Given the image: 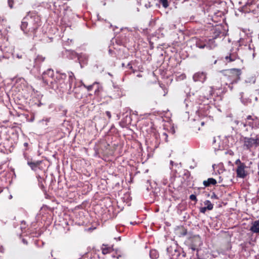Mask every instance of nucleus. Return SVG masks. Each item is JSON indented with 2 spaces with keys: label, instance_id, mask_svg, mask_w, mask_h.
<instances>
[{
  "label": "nucleus",
  "instance_id": "obj_45",
  "mask_svg": "<svg viewBox=\"0 0 259 259\" xmlns=\"http://www.w3.org/2000/svg\"><path fill=\"white\" fill-rule=\"evenodd\" d=\"M206 210H207V208H206V206L201 207L200 208V212L203 213H204L206 212Z\"/></svg>",
  "mask_w": 259,
  "mask_h": 259
},
{
  "label": "nucleus",
  "instance_id": "obj_43",
  "mask_svg": "<svg viewBox=\"0 0 259 259\" xmlns=\"http://www.w3.org/2000/svg\"><path fill=\"white\" fill-rule=\"evenodd\" d=\"M189 198L190 200H191L192 201H194L195 202H197V199L196 196L194 194H191Z\"/></svg>",
  "mask_w": 259,
  "mask_h": 259
},
{
  "label": "nucleus",
  "instance_id": "obj_54",
  "mask_svg": "<svg viewBox=\"0 0 259 259\" xmlns=\"http://www.w3.org/2000/svg\"><path fill=\"white\" fill-rule=\"evenodd\" d=\"M94 150L95 151L96 153H97L98 151V148L95 146L94 148Z\"/></svg>",
  "mask_w": 259,
  "mask_h": 259
},
{
  "label": "nucleus",
  "instance_id": "obj_3",
  "mask_svg": "<svg viewBox=\"0 0 259 259\" xmlns=\"http://www.w3.org/2000/svg\"><path fill=\"white\" fill-rule=\"evenodd\" d=\"M220 72L225 77L227 82L233 83H238L241 79L242 73L241 69L238 68L224 69L220 71Z\"/></svg>",
  "mask_w": 259,
  "mask_h": 259
},
{
  "label": "nucleus",
  "instance_id": "obj_27",
  "mask_svg": "<svg viewBox=\"0 0 259 259\" xmlns=\"http://www.w3.org/2000/svg\"><path fill=\"white\" fill-rule=\"evenodd\" d=\"M240 100L241 102L244 105H247L248 104L251 103V100L250 99L244 97V93L243 92L240 93Z\"/></svg>",
  "mask_w": 259,
  "mask_h": 259
},
{
  "label": "nucleus",
  "instance_id": "obj_31",
  "mask_svg": "<svg viewBox=\"0 0 259 259\" xmlns=\"http://www.w3.org/2000/svg\"><path fill=\"white\" fill-rule=\"evenodd\" d=\"M22 115H23L26 119V120L28 122H33L35 118L34 114L32 113L30 114H22Z\"/></svg>",
  "mask_w": 259,
  "mask_h": 259
},
{
  "label": "nucleus",
  "instance_id": "obj_37",
  "mask_svg": "<svg viewBox=\"0 0 259 259\" xmlns=\"http://www.w3.org/2000/svg\"><path fill=\"white\" fill-rule=\"evenodd\" d=\"M183 176L184 179H185L188 181L190 180L191 174L189 170L187 169L184 170Z\"/></svg>",
  "mask_w": 259,
  "mask_h": 259
},
{
  "label": "nucleus",
  "instance_id": "obj_22",
  "mask_svg": "<svg viewBox=\"0 0 259 259\" xmlns=\"http://www.w3.org/2000/svg\"><path fill=\"white\" fill-rule=\"evenodd\" d=\"M251 224L250 231L253 233L259 234V220L252 222Z\"/></svg>",
  "mask_w": 259,
  "mask_h": 259
},
{
  "label": "nucleus",
  "instance_id": "obj_18",
  "mask_svg": "<svg viewBox=\"0 0 259 259\" xmlns=\"http://www.w3.org/2000/svg\"><path fill=\"white\" fill-rule=\"evenodd\" d=\"M115 42L119 46H124L127 41V38L124 34H121L115 38Z\"/></svg>",
  "mask_w": 259,
  "mask_h": 259
},
{
  "label": "nucleus",
  "instance_id": "obj_26",
  "mask_svg": "<svg viewBox=\"0 0 259 259\" xmlns=\"http://www.w3.org/2000/svg\"><path fill=\"white\" fill-rule=\"evenodd\" d=\"M217 183V180L212 178H208L207 180L204 181L203 182L204 187H207L210 185H215Z\"/></svg>",
  "mask_w": 259,
  "mask_h": 259
},
{
  "label": "nucleus",
  "instance_id": "obj_4",
  "mask_svg": "<svg viewBox=\"0 0 259 259\" xmlns=\"http://www.w3.org/2000/svg\"><path fill=\"white\" fill-rule=\"evenodd\" d=\"M239 10L244 13H251L256 17L259 16V0H248L246 4L241 7Z\"/></svg>",
  "mask_w": 259,
  "mask_h": 259
},
{
  "label": "nucleus",
  "instance_id": "obj_32",
  "mask_svg": "<svg viewBox=\"0 0 259 259\" xmlns=\"http://www.w3.org/2000/svg\"><path fill=\"white\" fill-rule=\"evenodd\" d=\"M148 0H137V3L139 5H144L145 7L147 8H150L151 7L150 3L148 2L146 3Z\"/></svg>",
  "mask_w": 259,
  "mask_h": 259
},
{
  "label": "nucleus",
  "instance_id": "obj_46",
  "mask_svg": "<svg viewBox=\"0 0 259 259\" xmlns=\"http://www.w3.org/2000/svg\"><path fill=\"white\" fill-rule=\"evenodd\" d=\"M116 255H115L114 254H112V257H113V258H115L116 257L117 258H119L121 256L120 254H118L117 253V251H116Z\"/></svg>",
  "mask_w": 259,
  "mask_h": 259
},
{
  "label": "nucleus",
  "instance_id": "obj_56",
  "mask_svg": "<svg viewBox=\"0 0 259 259\" xmlns=\"http://www.w3.org/2000/svg\"><path fill=\"white\" fill-rule=\"evenodd\" d=\"M241 122V121H238V120H236V121H235V122L237 125H240V122Z\"/></svg>",
  "mask_w": 259,
  "mask_h": 259
},
{
  "label": "nucleus",
  "instance_id": "obj_39",
  "mask_svg": "<svg viewBox=\"0 0 259 259\" xmlns=\"http://www.w3.org/2000/svg\"><path fill=\"white\" fill-rule=\"evenodd\" d=\"M168 134L165 132H163L161 135V138L162 139H163V140L166 143L168 142Z\"/></svg>",
  "mask_w": 259,
  "mask_h": 259
},
{
  "label": "nucleus",
  "instance_id": "obj_5",
  "mask_svg": "<svg viewBox=\"0 0 259 259\" xmlns=\"http://www.w3.org/2000/svg\"><path fill=\"white\" fill-rule=\"evenodd\" d=\"M69 86L68 89L67 90L68 91L67 94L71 95L72 94H74V96L75 98L77 99H81L82 97V94L81 93V84H77V83L75 82L74 83V87L73 89L72 88V84L75 80V77L73 73H69Z\"/></svg>",
  "mask_w": 259,
  "mask_h": 259
},
{
  "label": "nucleus",
  "instance_id": "obj_51",
  "mask_svg": "<svg viewBox=\"0 0 259 259\" xmlns=\"http://www.w3.org/2000/svg\"><path fill=\"white\" fill-rule=\"evenodd\" d=\"M255 118H252V116L251 115H248L246 117V120H253V119H254Z\"/></svg>",
  "mask_w": 259,
  "mask_h": 259
},
{
  "label": "nucleus",
  "instance_id": "obj_8",
  "mask_svg": "<svg viewBox=\"0 0 259 259\" xmlns=\"http://www.w3.org/2000/svg\"><path fill=\"white\" fill-rule=\"evenodd\" d=\"M195 46L197 48L200 49L206 48L208 50H210L214 49L217 45L213 39H210L208 41L197 39L195 42Z\"/></svg>",
  "mask_w": 259,
  "mask_h": 259
},
{
  "label": "nucleus",
  "instance_id": "obj_11",
  "mask_svg": "<svg viewBox=\"0 0 259 259\" xmlns=\"http://www.w3.org/2000/svg\"><path fill=\"white\" fill-rule=\"evenodd\" d=\"M207 73L205 71H198L193 75V80L195 82L204 83L207 79Z\"/></svg>",
  "mask_w": 259,
  "mask_h": 259
},
{
  "label": "nucleus",
  "instance_id": "obj_17",
  "mask_svg": "<svg viewBox=\"0 0 259 259\" xmlns=\"http://www.w3.org/2000/svg\"><path fill=\"white\" fill-rule=\"evenodd\" d=\"M36 177L38 181V184L39 187L41 188V189L45 192V194L46 195V197L48 198L47 196L48 195L47 194L46 191L45 190V187L44 185V182H45V179L47 177L46 173H44V176H40V178L38 177V174L36 175Z\"/></svg>",
  "mask_w": 259,
  "mask_h": 259
},
{
  "label": "nucleus",
  "instance_id": "obj_2",
  "mask_svg": "<svg viewBox=\"0 0 259 259\" xmlns=\"http://www.w3.org/2000/svg\"><path fill=\"white\" fill-rule=\"evenodd\" d=\"M71 71H68L67 74L60 70H56L54 79L51 80L50 89L55 91L64 92L66 91L69 86V75Z\"/></svg>",
  "mask_w": 259,
  "mask_h": 259
},
{
  "label": "nucleus",
  "instance_id": "obj_64",
  "mask_svg": "<svg viewBox=\"0 0 259 259\" xmlns=\"http://www.w3.org/2000/svg\"><path fill=\"white\" fill-rule=\"evenodd\" d=\"M21 223H22V224L24 223V225H25V222L24 221H22L21 222Z\"/></svg>",
  "mask_w": 259,
  "mask_h": 259
},
{
  "label": "nucleus",
  "instance_id": "obj_9",
  "mask_svg": "<svg viewBox=\"0 0 259 259\" xmlns=\"http://www.w3.org/2000/svg\"><path fill=\"white\" fill-rule=\"evenodd\" d=\"M55 76L54 70L52 68L48 69L46 71H44L42 74L43 82L50 88L51 80L54 79Z\"/></svg>",
  "mask_w": 259,
  "mask_h": 259
},
{
  "label": "nucleus",
  "instance_id": "obj_42",
  "mask_svg": "<svg viewBox=\"0 0 259 259\" xmlns=\"http://www.w3.org/2000/svg\"><path fill=\"white\" fill-rule=\"evenodd\" d=\"M169 134H171L172 136H174L175 134L176 133L175 128L174 126H172L170 127L169 130L168 131Z\"/></svg>",
  "mask_w": 259,
  "mask_h": 259
},
{
  "label": "nucleus",
  "instance_id": "obj_57",
  "mask_svg": "<svg viewBox=\"0 0 259 259\" xmlns=\"http://www.w3.org/2000/svg\"><path fill=\"white\" fill-rule=\"evenodd\" d=\"M1 134H2V132H0V145H1V144L2 143Z\"/></svg>",
  "mask_w": 259,
  "mask_h": 259
},
{
  "label": "nucleus",
  "instance_id": "obj_44",
  "mask_svg": "<svg viewBox=\"0 0 259 259\" xmlns=\"http://www.w3.org/2000/svg\"><path fill=\"white\" fill-rule=\"evenodd\" d=\"M14 3V0H8V6L11 9L13 8Z\"/></svg>",
  "mask_w": 259,
  "mask_h": 259
},
{
  "label": "nucleus",
  "instance_id": "obj_62",
  "mask_svg": "<svg viewBox=\"0 0 259 259\" xmlns=\"http://www.w3.org/2000/svg\"><path fill=\"white\" fill-rule=\"evenodd\" d=\"M121 66H122V67H126V66H125V64H124V63H122Z\"/></svg>",
  "mask_w": 259,
  "mask_h": 259
},
{
  "label": "nucleus",
  "instance_id": "obj_55",
  "mask_svg": "<svg viewBox=\"0 0 259 259\" xmlns=\"http://www.w3.org/2000/svg\"><path fill=\"white\" fill-rule=\"evenodd\" d=\"M16 57L17 58H18V59H20V58H22V56L21 55H19V54H17L16 55Z\"/></svg>",
  "mask_w": 259,
  "mask_h": 259
},
{
  "label": "nucleus",
  "instance_id": "obj_48",
  "mask_svg": "<svg viewBox=\"0 0 259 259\" xmlns=\"http://www.w3.org/2000/svg\"><path fill=\"white\" fill-rule=\"evenodd\" d=\"M105 114L107 115V116L108 117L109 119H110L111 118V113L109 111H106L105 112Z\"/></svg>",
  "mask_w": 259,
  "mask_h": 259
},
{
  "label": "nucleus",
  "instance_id": "obj_35",
  "mask_svg": "<svg viewBox=\"0 0 259 259\" xmlns=\"http://www.w3.org/2000/svg\"><path fill=\"white\" fill-rule=\"evenodd\" d=\"M204 204L205 205H206V208H207V210H211L213 209V205L211 203V202L208 200H206L204 202Z\"/></svg>",
  "mask_w": 259,
  "mask_h": 259
},
{
  "label": "nucleus",
  "instance_id": "obj_38",
  "mask_svg": "<svg viewBox=\"0 0 259 259\" xmlns=\"http://www.w3.org/2000/svg\"><path fill=\"white\" fill-rule=\"evenodd\" d=\"M168 0H159V3L164 8H167L169 6Z\"/></svg>",
  "mask_w": 259,
  "mask_h": 259
},
{
  "label": "nucleus",
  "instance_id": "obj_60",
  "mask_svg": "<svg viewBox=\"0 0 259 259\" xmlns=\"http://www.w3.org/2000/svg\"><path fill=\"white\" fill-rule=\"evenodd\" d=\"M170 165H172H172H173V164H174V161H172V160H171V161H170Z\"/></svg>",
  "mask_w": 259,
  "mask_h": 259
},
{
  "label": "nucleus",
  "instance_id": "obj_33",
  "mask_svg": "<svg viewBox=\"0 0 259 259\" xmlns=\"http://www.w3.org/2000/svg\"><path fill=\"white\" fill-rule=\"evenodd\" d=\"M179 233L180 237H184L187 234V230L186 229H185V227H184L183 226H182L179 229Z\"/></svg>",
  "mask_w": 259,
  "mask_h": 259
},
{
  "label": "nucleus",
  "instance_id": "obj_58",
  "mask_svg": "<svg viewBox=\"0 0 259 259\" xmlns=\"http://www.w3.org/2000/svg\"><path fill=\"white\" fill-rule=\"evenodd\" d=\"M43 120H45L46 122H49L50 120V118H47L46 119H43Z\"/></svg>",
  "mask_w": 259,
  "mask_h": 259
},
{
  "label": "nucleus",
  "instance_id": "obj_63",
  "mask_svg": "<svg viewBox=\"0 0 259 259\" xmlns=\"http://www.w3.org/2000/svg\"><path fill=\"white\" fill-rule=\"evenodd\" d=\"M215 142V138H213V143H214Z\"/></svg>",
  "mask_w": 259,
  "mask_h": 259
},
{
  "label": "nucleus",
  "instance_id": "obj_14",
  "mask_svg": "<svg viewBox=\"0 0 259 259\" xmlns=\"http://www.w3.org/2000/svg\"><path fill=\"white\" fill-rule=\"evenodd\" d=\"M89 60V56L84 53H81L78 54L76 62H78L80 64V67L82 68L85 65H87Z\"/></svg>",
  "mask_w": 259,
  "mask_h": 259
},
{
  "label": "nucleus",
  "instance_id": "obj_34",
  "mask_svg": "<svg viewBox=\"0 0 259 259\" xmlns=\"http://www.w3.org/2000/svg\"><path fill=\"white\" fill-rule=\"evenodd\" d=\"M135 61H132L130 62L126 65V68L131 70V72L135 73L136 70L133 68V65H134Z\"/></svg>",
  "mask_w": 259,
  "mask_h": 259
},
{
  "label": "nucleus",
  "instance_id": "obj_7",
  "mask_svg": "<svg viewBox=\"0 0 259 259\" xmlns=\"http://www.w3.org/2000/svg\"><path fill=\"white\" fill-rule=\"evenodd\" d=\"M238 48L235 50L232 49L230 50L229 53L225 57V60L226 63H231L237 61L240 65L243 64V60L241 59L237 53Z\"/></svg>",
  "mask_w": 259,
  "mask_h": 259
},
{
  "label": "nucleus",
  "instance_id": "obj_25",
  "mask_svg": "<svg viewBox=\"0 0 259 259\" xmlns=\"http://www.w3.org/2000/svg\"><path fill=\"white\" fill-rule=\"evenodd\" d=\"M247 124L248 126H250L252 129L259 128V120L256 117L253 120L248 121Z\"/></svg>",
  "mask_w": 259,
  "mask_h": 259
},
{
  "label": "nucleus",
  "instance_id": "obj_52",
  "mask_svg": "<svg viewBox=\"0 0 259 259\" xmlns=\"http://www.w3.org/2000/svg\"><path fill=\"white\" fill-rule=\"evenodd\" d=\"M113 87L114 89L116 90L117 91H118V90L119 89V87H118V85H113Z\"/></svg>",
  "mask_w": 259,
  "mask_h": 259
},
{
  "label": "nucleus",
  "instance_id": "obj_53",
  "mask_svg": "<svg viewBox=\"0 0 259 259\" xmlns=\"http://www.w3.org/2000/svg\"><path fill=\"white\" fill-rule=\"evenodd\" d=\"M181 252H182L183 257H185L186 256V253L183 250V249L182 250Z\"/></svg>",
  "mask_w": 259,
  "mask_h": 259
},
{
  "label": "nucleus",
  "instance_id": "obj_20",
  "mask_svg": "<svg viewBox=\"0 0 259 259\" xmlns=\"http://www.w3.org/2000/svg\"><path fill=\"white\" fill-rule=\"evenodd\" d=\"M80 83L81 84V86L83 85L85 88H86L88 91H91L92 90L93 88L95 85H97V88L95 89V94L96 95H98V93L100 91V87L99 83L97 82H95L92 84L90 85H85L82 81H80Z\"/></svg>",
  "mask_w": 259,
  "mask_h": 259
},
{
  "label": "nucleus",
  "instance_id": "obj_29",
  "mask_svg": "<svg viewBox=\"0 0 259 259\" xmlns=\"http://www.w3.org/2000/svg\"><path fill=\"white\" fill-rule=\"evenodd\" d=\"M19 239H20L21 242L25 245H27L28 244V241L31 240V238L30 236L27 235H23L22 234H20L19 235Z\"/></svg>",
  "mask_w": 259,
  "mask_h": 259
},
{
  "label": "nucleus",
  "instance_id": "obj_12",
  "mask_svg": "<svg viewBox=\"0 0 259 259\" xmlns=\"http://www.w3.org/2000/svg\"><path fill=\"white\" fill-rule=\"evenodd\" d=\"M255 241L252 239H246L243 243H241L240 246L242 251H249L251 248L254 246Z\"/></svg>",
  "mask_w": 259,
  "mask_h": 259
},
{
  "label": "nucleus",
  "instance_id": "obj_40",
  "mask_svg": "<svg viewBox=\"0 0 259 259\" xmlns=\"http://www.w3.org/2000/svg\"><path fill=\"white\" fill-rule=\"evenodd\" d=\"M237 83H233L231 82H227L226 83V85L228 86V88L229 89L230 91L232 92L234 90V85L236 84Z\"/></svg>",
  "mask_w": 259,
  "mask_h": 259
},
{
  "label": "nucleus",
  "instance_id": "obj_15",
  "mask_svg": "<svg viewBox=\"0 0 259 259\" xmlns=\"http://www.w3.org/2000/svg\"><path fill=\"white\" fill-rule=\"evenodd\" d=\"M245 168H247V166L245 164H241L238 166L236 169L237 177L244 179L248 175L247 172L245 170Z\"/></svg>",
  "mask_w": 259,
  "mask_h": 259
},
{
  "label": "nucleus",
  "instance_id": "obj_30",
  "mask_svg": "<svg viewBox=\"0 0 259 259\" xmlns=\"http://www.w3.org/2000/svg\"><path fill=\"white\" fill-rule=\"evenodd\" d=\"M159 256V252L155 249H151L149 252V257L151 259H157Z\"/></svg>",
  "mask_w": 259,
  "mask_h": 259
},
{
  "label": "nucleus",
  "instance_id": "obj_28",
  "mask_svg": "<svg viewBox=\"0 0 259 259\" xmlns=\"http://www.w3.org/2000/svg\"><path fill=\"white\" fill-rule=\"evenodd\" d=\"M102 252L103 254L111 252L113 251L112 247L108 246V245L103 244L101 247Z\"/></svg>",
  "mask_w": 259,
  "mask_h": 259
},
{
  "label": "nucleus",
  "instance_id": "obj_47",
  "mask_svg": "<svg viewBox=\"0 0 259 259\" xmlns=\"http://www.w3.org/2000/svg\"><path fill=\"white\" fill-rule=\"evenodd\" d=\"M248 122L246 121L245 122H244L243 121H241L240 122V126H243L244 127H246L248 125Z\"/></svg>",
  "mask_w": 259,
  "mask_h": 259
},
{
  "label": "nucleus",
  "instance_id": "obj_24",
  "mask_svg": "<svg viewBox=\"0 0 259 259\" xmlns=\"http://www.w3.org/2000/svg\"><path fill=\"white\" fill-rule=\"evenodd\" d=\"M45 57L38 55L34 60V67L39 68L40 64L45 60Z\"/></svg>",
  "mask_w": 259,
  "mask_h": 259
},
{
  "label": "nucleus",
  "instance_id": "obj_49",
  "mask_svg": "<svg viewBox=\"0 0 259 259\" xmlns=\"http://www.w3.org/2000/svg\"><path fill=\"white\" fill-rule=\"evenodd\" d=\"M211 199H219V197L213 192L211 196Z\"/></svg>",
  "mask_w": 259,
  "mask_h": 259
},
{
  "label": "nucleus",
  "instance_id": "obj_59",
  "mask_svg": "<svg viewBox=\"0 0 259 259\" xmlns=\"http://www.w3.org/2000/svg\"><path fill=\"white\" fill-rule=\"evenodd\" d=\"M163 185H166L167 184V182L166 181V180H164L163 181Z\"/></svg>",
  "mask_w": 259,
  "mask_h": 259
},
{
  "label": "nucleus",
  "instance_id": "obj_6",
  "mask_svg": "<svg viewBox=\"0 0 259 259\" xmlns=\"http://www.w3.org/2000/svg\"><path fill=\"white\" fill-rule=\"evenodd\" d=\"M27 163L35 171L36 175L38 174L39 178L44 176V173H46V166L42 160H33L32 159L27 158Z\"/></svg>",
  "mask_w": 259,
  "mask_h": 259
},
{
  "label": "nucleus",
  "instance_id": "obj_10",
  "mask_svg": "<svg viewBox=\"0 0 259 259\" xmlns=\"http://www.w3.org/2000/svg\"><path fill=\"white\" fill-rule=\"evenodd\" d=\"M182 250V248L179 246L177 243L175 244V246H170L166 248L167 253L172 258H178L181 255Z\"/></svg>",
  "mask_w": 259,
  "mask_h": 259
},
{
  "label": "nucleus",
  "instance_id": "obj_36",
  "mask_svg": "<svg viewBox=\"0 0 259 259\" xmlns=\"http://www.w3.org/2000/svg\"><path fill=\"white\" fill-rule=\"evenodd\" d=\"M253 146L255 147L259 146V135H256L253 138Z\"/></svg>",
  "mask_w": 259,
  "mask_h": 259
},
{
  "label": "nucleus",
  "instance_id": "obj_1",
  "mask_svg": "<svg viewBox=\"0 0 259 259\" xmlns=\"http://www.w3.org/2000/svg\"><path fill=\"white\" fill-rule=\"evenodd\" d=\"M40 25L38 15L34 12H29L22 19L20 28L24 33L30 35L35 34Z\"/></svg>",
  "mask_w": 259,
  "mask_h": 259
},
{
  "label": "nucleus",
  "instance_id": "obj_61",
  "mask_svg": "<svg viewBox=\"0 0 259 259\" xmlns=\"http://www.w3.org/2000/svg\"><path fill=\"white\" fill-rule=\"evenodd\" d=\"M131 224L134 225L135 224H137V223L136 222H131Z\"/></svg>",
  "mask_w": 259,
  "mask_h": 259
},
{
  "label": "nucleus",
  "instance_id": "obj_21",
  "mask_svg": "<svg viewBox=\"0 0 259 259\" xmlns=\"http://www.w3.org/2000/svg\"><path fill=\"white\" fill-rule=\"evenodd\" d=\"M109 54L112 57H115L117 59H123L126 57V54H120V53H118L116 54L114 50H113L111 48H110V46L109 47L108 50Z\"/></svg>",
  "mask_w": 259,
  "mask_h": 259
},
{
  "label": "nucleus",
  "instance_id": "obj_50",
  "mask_svg": "<svg viewBox=\"0 0 259 259\" xmlns=\"http://www.w3.org/2000/svg\"><path fill=\"white\" fill-rule=\"evenodd\" d=\"M235 163L236 164H239V165H241V164H245L244 163L241 162L239 159H237Z\"/></svg>",
  "mask_w": 259,
  "mask_h": 259
},
{
  "label": "nucleus",
  "instance_id": "obj_41",
  "mask_svg": "<svg viewBox=\"0 0 259 259\" xmlns=\"http://www.w3.org/2000/svg\"><path fill=\"white\" fill-rule=\"evenodd\" d=\"M23 146L24 147V151H27L28 148V143H27V142H25L24 144H23ZM23 155L24 156V157L26 159H27V158H28V157H27L26 156V153H25V152H24L23 153Z\"/></svg>",
  "mask_w": 259,
  "mask_h": 259
},
{
  "label": "nucleus",
  "instance_id": "obj_13",
  "mask_svg": "<svg viewBox=\"0 0 259 259\" xmlns=\"http://www.w3.org/2000/svg\"><path fill=\"white\" fill-rule=\"evenodd\" d=\"M123 118L119 122L120 125L122 127H125L131 124L132 119V116L130 113H124L122 114Z\"/></svg>",
  "mask_w": 259,
  "mask_h": 259
},
{
  "label": "nucleus",
  "instance_id": "obj_16",
  "mask_svg": "<svg viewBox=\"0 0 259 259\" xmlns=\"http://www.w3.org/2000/svg\"><path fill=\"white\" fill-rule=\"evenodd\" d=\"M63 54L67 59L75 61L77 60L79 54L74 50L66 49L63 52Z\"/></svg>",
  "mask_w": 259,
  "mask_h": 259
},
{
  "label": "nucleus",
  "instance_id": "obj_23",
  "mask_svg": "<svg viewBox=\"0 0 259 259\" xmlns=\"http://www.w3.org/2000/svg\"><path fill=\"white\" fill-rule=\"evenodd\" d=\"M244 146L247 149H250L253 146V138L244 137L243 138Z\"/></svg>",
  "mask_w": 259,
  "mask_h": 259
},
{
  "label": "nucleus",
  "instance_id": "obj_19",
  "mask_svg": "<svg viewBox=\"0 0 259 259\" xmlns=\"http://www.w3.org/2000/svg\"><path fill=\"white\" fill-rule=\"evenodd\" d=\"M214 93V88L213 87H208L204 91L203 93L205 99L208 100L211 99Z\"/></svg>",
  "mask_w": 259,
  "mask_h": 259
}]
</instances>
